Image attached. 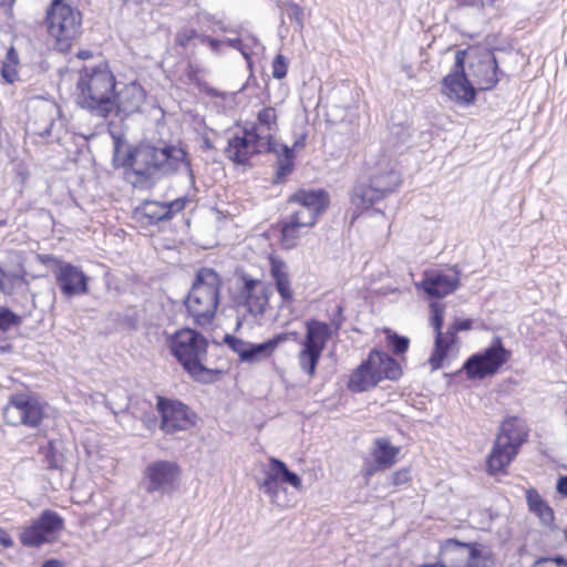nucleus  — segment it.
Returning <instances> with one entry per match:
<instances>
[{
    "label": "nucleus",
    "mask_w": 567,
    "mask_h": 567,
    "mask_svg": "<svg viewBox=\"0 0 567 567\" xmlns=\"http://www.w3.org/2000/svg\"><path fill=\"white\" fill-rule=\"evenodd\" d=\"M113 140L112 165L124 169V179L140 190L152 189L163 178L175 175L184 166L190 185L195 174L187 151L178 143L128 144L121 132L110 131Z\"/></svg>",
    "instance_id": "obj_1"
},
{
    "label": "nucleus",
    "mask_w": 567,
    "mask_h": 567,
    "mask_svg": "<svg viewBox=\"0 0 567 567\" xmlns=\"http://www.w3.org/2000/svg\"><path fill=\"white\" fill-rule=\"evenodd\" d=\"M116 79L106 61L84 65L75 85V103L92 116L107 118L113 113Z\"/></svg>",
    "instance_id": "obj_2"
},
{
    "label": "nucleus",
    "mask_w": 567,
    "mask_h": 567,
    "mask_svg": "<svg viewBox=\"0 0 567 567\" xmlns=\"http://www.w3.org/2000/svg\"><path fill=\"white\" fill-rule=\"evenodd\" d=\"M208 346L209 342L202 332L188 327L176 330L167 338L169 353L189 378L200 384H213L224 373L223 370L212 369L204 364Z\"/></svg>",
    "instance_id": "obj_3"
},
{
    "label": "nucleus",
    "mask_w": 567,
    "mask_h": 567,
    "mask_svg": "<svg viewBox=\"0 0 567 567\" xmlns=\"http://www.w3.org/2000/svg\"><path fill=\"white\" fill-rule=\"evenodd\" d=\"M223 278L213 268L199 267L194 275L192 286L183 300L186 312L195 326H210L220 305Z\"/></svg>",
    "instance_id": "obj_4"
},
{
    "label": "nucleus",
    "mask_w": 567,
    "mask_h": 567,
    "mask_svg": "<svg viewBox=\"0 0 567 567\" xmlns=\"http://www.w3.org/2000/svg\"><path fill=\"white\" fill-rule=\"evenodd\" d=\"M44 21L49 34L55 41L54 48L60 52H68L73 40L80 34L81 12L68 0H51Z\"/></svg>",
    "instance_id": "obj_5"
},
{
    "label": "nucleus",
    "mask_w": 567,
    "mask_h": 567,
    "mask_svg": "<svg viewBox=\"0 0 567 567\" xmlns=\"http://www.w3.org/2000/svg\"><path fill=\"white\" fill-rule=\"evenodd\" d=\"M279 146L274 134L267 135V140L261 138L256 133L255 125L243 126L241 133H235L227 141L225 156L237 166H250L254 156L264 153H277Z\"/></svg>",
    "instance_id": "obj_6"
},
{
    "label": "nucleus",
    "mask_w": 567,
    "mask_h": 567,
    "mask_svg": "<svg viewBox=\"0 0 567 567\" xmlns=\"http://www.w3.org/2000/svg\"><path fill=\"white\" fill-rule=\"evenodd\" d=\"M511 358L512 352L504 347L503 339L494 336L489 344L470 355L462 368L468 380H484L497 374Z\"/></svg>",
    "instance_id": "obj_7"
},
{
    "label": "nucleus",
    "mask_w": 567,
    "mask_h": 567,
    "mask_svg": "<svg viewBox=\"0 0 567 567\" xmlns=\"http://www.w3.org/2000/svg\"><path fill=\"white\" fill-rule=\"evenodd\" d=\"M466 49L457 50L453 66L441 81L442 93L462 106L473 105L477 99V89L466 73Z\"/></svg>",
    "instance_id": "obj_8"
},
{
    "label": "nucleus",
    "mask_w": 567,
    "mask_h": 567,
    "mask_svg": "<svg viewBox=\"0 0 567 567\" xmlns=\"http://www.w3.org/2000/svg\"><path fill=\"white\" fill-rule=\"evenodd\" d=\"M64 527L63 516L53 509L47 508L21 530L19 540L24 547L39 548L55 543Z\"/></svg>",
    "instance_id": "obj_9"
},
{
    "label": "nucleus",
    "mask_w": 567,
    "mask_h": 567,
    "mask_svg": "<svg viewBox=\"0 0 567 567\" xmlns=\"http://www.w3.org/2000/svg\"><path fill=\"white\" fill-rule=\"evenodd\" d=\"M155 409L161 416V432L165 435L189 431L197 423V414L178 399L156 395Z\"/></svg>",
    "instance_id": "obj_10"
},
{
    "label": "nucleus",
    "mask_w": 567,
    "mask_h": 567,
    "mask_svg": "<svg viewBox=\"0 0 567 567\" xmlns=\"http://www.w3.org/2000/svg\"><path fill=\"white\" fill-rule=\"evenodd\" d=\"M3 417L9 425H25L34 429L44 417L43 404L35 393L17 392L10 395L3 410Z\"/></svg>",
    "instance_id": "obj_11"
},
{
    "label": "nucleus",
    "mask_w": 567,
    "mask_h": 567,
    "mask_svg": "<svg viewBox=\"0 0 567 567\" xmlns=\"http://www.w3.org/2000/svg\"><path fill=\"white\" fill-rule=\"evenodd\" d=\"M181 473L182 468L175 461H152L143 470L140 485L147 494H171Z\"/></svg>",
    "instance_id": "obj_12"
},
{
    "label": "nucleus",
    "mask_w": 567,
    "mask_h": 567,
    "mask_svg": "<svg viewBox=\"0 0 567 567\" xmlns=\"http://www.w3.org/2000/svg\"><path fill=\"white\" fill-rule=\"evenodd\" d=\"M461 275L457 265L450 267L447 270L426 269L422 280L415 282V287L417 290L424 291L432 300L442 299L458 289Z\"/></svg>",
    "instance_id": "obj_13"
},
{
    "label": "nucleus",
    "mask_w": 567,
    "mask_h": 567,
    "mask_svg": "<svg viewBox=\"0 0 567 567\" xmlns=\"http://www.w3.org/2000/svg\"><path fill=\"white\" fill-rule=\"evenodd\" d=\"M47 259L56 260L58 267L53 270L56 285L65 298L83 296L89 292L90 277L71 262H66L47 255Z\"/></svg>",
    "instance_id": "obj_14"
},
{
    "label": "nucleus",
    "mask_w": 567,
    "mask_h": 567,
    "mask_svg": "<svg viewBox=\"0 0 567 567\" xmlns=\"http://www.w3.org/2000/svg\"><path fill=\"white\" fill-rule=\"evenodd\" d=\"M470 76L478 85V90H493L504 72L499 69L498 60L493 50H484L474 55L468 64Z\"/></svg>",
    "instance_id": "obj_15"
},
{
    "label": "nucleus",
    "mask_w": 567,
    "mask_h": 567,
    "mask_svg": "<svg viewBox=\"0 0 567 567\" xmlns=\"http://www.w3.org/2000/svg\"><path fill=\"white\" fill-rule=\"evenodd\" d=\"M342 307L338 306L336 316L331 320V326L326 321L318 319H309L306 321V333L300 341V346L318 349L323 352L328 341L332 338L333 332H338L343 323Z\"/></svg>",
    "instance_id": "obj_16"
},
{
    "label": "nucleus",
    "mask_w": 567,
    "mask_h": 567,
    "mask_svg": "<svg viewBox=\"0 0 567 567\" xmlns=\"http://www.w3.org/2000/svg\"><path fill=\"white\" fill-rule=\"evenodd\" d=\"M280 484H288L297 489L301 488V477L293 471H290L287 464L277 457L269 458V471L261 483L259 489L269 495L274 501L278 496Z\"/></svg>",
    "instance_id": "obj_17"
},
{
    "label": "nucleus",
    "mask_w": 567,
    "mask_h": 567,
    "mask_svg": "<svg viewBox=\"0 0 567 567\" xmlns=\"http://www.w3.org/2000/svg\"><path fill=\"white\" fill-rule=\"evenodd\" d=\"M430 322L434 329V348L429 358V364L433 371L443 368L444 360L449 355V346L446 343V332L443 333L444 326V306L431 303L430 306Z\"/></svg>",
    "instance_id": "obj_18"
},
{
    "label": "nucleus",
    "mask_w": 567,
    "mask_h": 567,
    "mask_svg": "<svg viewBox=\"0 0 567 567\" xmlns=\"http://www.w3.org/2000/svg\"><path fill=\"white\" fill-rule=\"evenodd\" d=\"M368 178L382 193L383 198L394 193L402 183L401 173L386 157L375 164Z\"/></svg>",
    "instance_id": "obj_19"
},
{
    "label": "nucleus",
    "mask_w": 567,
    "mask_h": 567,
    "mask_svg": "<svg viewBox=\"0 0 567 567\" xmlns=\"http://www.w3.org/2000/svg\"><path fill=\"white\" fill-rule=\"evenodd\" d=\"M113 112L118 116L127 117L140 111L145 100L143 86L136 82H131L118 92L114 90Z\"/></svg>",
    "instance_id": "obj_20"
},
{
    "label": "nucleus",
    "mask_w": 567,
    "mask_h": 567,
    "mask_svg": "<svg viewBox=\"0 0 567 567\" xmlns=\"http://www.w3.org/2000/svg\"><path fill=\"white\" fill-rule=\"evenodd\" d=\"M240 279L243 281V286L239 290V297L243 300L241 303L247 308L249 313L262 316L268 305V296L265 289L258 291L261 281L245 272L241 274Z\"/></svg>",
    "instance_id": "obj_21"
},
{
    "label": "nucleus",
    "mask_w": 567,
    "mask_h": 567,
    "mask_svg": "<svg viewBox=\"0 0 567 567\" xmlns=\"http://www.w3.org/2000/svg\"><path fill=\"white\" fill-rule=\"evenodd\" d=\"M528 434L529 429L526 421L517 415H509L502 421L495 440L519 452L527 441Z\"/></svg>",
    "instance_id": "obj_22"
},
{
    "label": "nucleus",
    "mask_w": 567,
    "mask_h": 567,
    "mask_svg": "<svg viewBox=\"0 0 567 567\" xmlns=\"http://www.w3.org/2000/svg\"><path fill=\"white\" fill-rule=\"evenodd\" d=\"M380 382V374L373 367L372 358L368 355L349 375L347 388L353 393H363L375 388Z\"/></svg>",
    "instance_id": "obj_23"
},
{
    "label": "nucleus",
    "mask_w": 567,
    "mask_h": 567,
    "mask_svg": "<svg viewBox=\"0 0 567 567\" xmlns=\"http://www.w3.org/2000/svg\"><path fill=\"white\" fill-rule=\"evenodd\" d=\"M288 203L320 216L330 205V195L324 188H299L288 197Z\"/></svg>",
    "instance_id": "obj_24"
},
{
    "label": "nucleus",
    "mask_w": 567,
    "mask_h": 567,
    "mask_svg": "<svg viewBox=\"0 0 567 567\" xmlns=\"http://www.w3.org/2000/svg\"><path fill=\"white\" fill-rule=\"evenodd\" d=\"M306 134H301L293 143L292 146H288L286 144H281L279 152L277 150V162H276V171L272 179L274 184H281L286 181V178L293 172L295 169V159H296V148H302L306 145Z\"/></svg>",
    "instance_id": "obj_25"
},
{
    "label": "nucleus",
    "mask_w": 567,
    "mask_h": 567,
    "mask_svg": "<svg viewBox=\"0 0 567 567\" xmlns=\"http://www.w3.org/2000/svg\"><path fill=\"white\" fill-rule=\"evenodd\" d=\"M473 542H462L456 538L445 539L439 551V565L441 567H462L465 565L467 550Z\"/></svg>",
    "instance_id": "obj_26"
},
{
    "label": "nucleus",
    "mask_w": 567,
    "mask_h": 567,
    "mask_svg": "<svg viewBox=\"0 0 567 567\" xmlns=\"http://www.w3.org/2000/svg\"><path fill=\"white\" fill-rule=\"evenodd\" d=\"M519 452L513 447H508L499 441L495 440L489 454L486 457V472L491 476L505 474L507 467L514 461Z\"/></svg>",
    "instance_id": "obj_27"
},
{
    "label": "nucleus",
    "mask_w": 567,
    "mask_h": 567,
    "mask_svg": "<svg viewBox=\"0 0 567 567\" xmlns=\"http://www.w3.org/2000/svg\"><path fill=\"white\" fill-rule=\"evenodd\" d=\"M369 357L372 358L373 367L380 374L381 381H398L402 377L403 370L400 362L388 352L374 348L369 352Z\"/></svg>",
    "instance_id": "obj_28"
},
{
    "label": "nucleus",
    "mask_w": 567,
    "mask_h": 567,
    "mask_svg": "<svg viewBox=\"0 0 567 567\" xmlns=\"http://www.w3.org/2000/svg\"><path fill=\"white\" fill-rule=\"evenodd\" d=\"M351 204L360 212L368 210L379 203L382 197V193L375 188L369 181H358L350 194Z\"/></svg>",
    "instance_id": "obj_29"
},
{
    "label": "nucleus",
    "mask_w": 567,
    "mask_h": 567,
    "mask_svg": "<svg viewBox=\"0 0 567 567\" xmlns=\"http://www.w3.org/2000/svg\"><path fill=\"white\" fill-rule=\"evenodd\" d=\"M269 264L270 276L275 282L277 292L284 302H291L293 300V291L291 289L286 262L278 257L270 256Z\"/></svg>",
    "instance_id": "obj_30"
},
{
    "label": "nucleus",
    "mask_w": 567,
    "mask_h": 567,
    "mask_svg": "<svg viewBox=\"0 0 567 567\" xmlns=\"http://www.w3.org/2000/svg\"><path fill=\"white\" fill-rule=\"evenodd\" d=\"M134 218L146 226H156L159 223L167 221L164 204L157 200H143L133 210Z\"/></svg>",
    "instance_id": "obj_31"
},
{
    "label": "nucleus",
    "mask_w": 567,
    "mask_h": 567,
    "mask_svg": "<svg viewBox=\"0 0 567 567\" xmlns=\"http://www.w3.org/2000/svg\"><path fill=\"white\" fill-rule=\"evenodd\" d=\"M401 447L390 442L389 437H377L371 452L372 457L378 465H382L385 470L391 468L398 461Z\"/></svg>",
    "instance_id": "obj_32"
},
{
    "label": "nucleus",
    "mask_w": 567,
    "mask_h": 567,
    "mask_svg": "<svg viewBox=\"0 0 567 567\" xmlns=\"http://www.w3.org/2000/svg\"><path fill=\"white\" fill-rule=\"evenodd\" d=\"M526 502L528 509L539 518L544 526L549 527L554 524V511L536 488L530 487L526 491Z\"/></svg>",
    "instance_id": "obj_33"
},
{
    "label": "nucleus",
    "mask_w": 567,
    "mask_h": 567,
    "mask_svg": "<svg viewBox=\"0 0 567 567\" xmlns=\"http://www.w3.org/2000/svg\"><path fill=\"white\" fill-rule=\"evenodd\" d=\"M61 445L55 440H50L45 445L39 446V454L42 455V464L45 470L63 472L66 458Z\"/></svg>",
    "instance_id": "obj_34"
},
{
    "label": "nucleus",
    "mask_w": 567,
    "mask_h": 567,
    "mask_svg": "<svg viewBox=\"0 0 567 567\" xmlns=\"http://www.w3.org/2000/svg\"><path fill=\"white\" fill-rule=\"evenodd\" d=\"M275 341L269 338L260 343L246 342L240 362L257 363L269 358L276 350Z\"/></svg>",
    "instance_id": "obj_35"
},
{
    "label": "nucleus",
    "mask_w": 567,
    "mask_h": 567,
    "mask_svg": "<svg viewBox=\"0 0 567 567\" xmlns=\"http://www.w3.org/2000/svg\"><path fill=\"white\" fill-rule=\"evenodd\" d=\"M245 125H255L256 133H259L261 138L267 140V135L277 130L276 110L272 106L262 107L257 113V121L246 122Z\"/></svg>",
    "instance_id": "obj_36"
},
{
    "label": "nucleus",
    "mask_w": 567,
    "mask_h": 567,
    "mask_svg": "<svg viewBox=\"0 0 567 567\" xmlns=\"http://www.w3.org/2000/svg\"><path fill=\"white\" fill-rule=\"evenodd\" d=\"M298 218L295 219L284 218L277 223L279 230V241L285 249H292L297 246L299 238L300 226H298Z\"/></svg>",
    "instance_id": "obj_37"
},
{
    "label": "nucleus",
    "mask_w": 567,
    "mask_h": 567,
    "mask_svg": "<svg viewBox=\"0 0 567 567\" xmlns=\"http://www.w3.org/2000/svg\"><path fill=\"white\" fill-rule=\"evenodd\" d=\"M389 144L395 150L400 151L406 147L412 138L411 125L405 123H392L389 126Z\"/></svg>",
    "instance_id": "obj_38"
},
{
    "label": "nucleus",
    "mask_w": 567,
    "mask_h": 567,
    "mask_svg": "<svg viewBox=\"0 0 567 567\" xmlns=\"http://www.w3.org/2000/svg\"><path fill=\"white\" fill-rule=\"evenodd\" d=\"M322 352L318 349H311L310 347L301 346L298 353V363L302 372L308 377L312 378L321 359Z\"/></svg>",
    "instance_id": "obj_39"
},
{
    "label": "nucleus",
    "mask_w": 567,
    "mask_h": 567,
    "mask_svg": "<svg viewBox=\"0 0 567 567\" xmlns=\"http://www.w3.org/2000/svg\"><path fill=\"white\" fill-rule=\"evenodd\" d=\"M384 334L386 347L394 355L400 357L408 352L410 348V339L408 337L399 334L390 328L384 329Z\"/></svg>",
    "instance_id": "obj_40"
},
{
    "label": "nucleus",
    "mask_w": 567,
    "mask_h": 567,
    "mask_svg": "<svg viewBox=\"0 0 567 567\" xmlns=\"http://www.w3.org/2000/svg\"><path fill=\"white\" fill-rule=\"evenodd\" d=\"M0 275L2 276V292L4 295H12L16 289L27 285L24 274L6 271L0 267Z\"/></svg>",
    "instance_id": "obj_41"
},
{
    "label": "nucleus",
    "mask_w": 567,
    "mask_h": 567,
    "mask_svg": "<svg viewBox=\"0 0 567 567\" xmlns=\"http://www.w3.org/2000/svg\"><path fill=\"white\" fill-rule=\"evenodd\" d=\"M473 328V320L470 318L460 319L455 318L452 323L449 324L446 330V343L449 346V351L451 348L457 342L458 337L457 333L460 331H467Z\"/></svg>",
    "instance_id": "obj_42"
},
{
    "label": "nucleus",
    "mask_w": 567,
    "mask_h": 567,
    "mask_svg": "<svg viewBox=\"0 0 567 567\" xmlns=\"http://www.w3.org/2000/svg\"><path fill=\"white\" fill-rule=\"evenodd\" d=\"M21 323V317L7 307H0V331L7 332Z\"/></svg>",
    "instance_id": "obj_43"
},
{
    "label": "nucleus",
    "mask_w": 567,
    "mask_h": 567,
    "mask_svg": "<svg viewBox=\"0 0 567 567\" xmlns=\"http://www.w3.org/2000/svg\"><path fill=\"white\" fill-rule=\"evenodd\" d=\"M136 417L142 422L144 427L150 433L153 434L156 432V430L161 431V416L157 414V412L155 413L152 410L142 411L141 414Z\"/></svg>",
    "instance_id": "obj_44"
},
{
    "label": "nucleus",
    "mask_w": 567,
    "mask_h": 567,
    "mask_svg": "<svg viewBox=\"0 0 567 567\" xmlns=\"http://www.w3.org/2000/svg\"><path fill=\"white\" fill-rule=\"evenodd\" d=\"M195 19L199 25H213L217 27L223 32H233V30L227 28L221 20L217 19L216 16L207 11H198L195 16Z\"/></svg>",
    "instance_id": "obj_45"
},
{
    "label": "nucleus",
    "mask_w": 567,
    "mask_h": 567,
    "mask_svg": "<svg viewBox=\"0 0 567 567\" xmlns=\"http://www.w3.org/2000/svg\"><path fill=\"white\" fill-rule=\"evenodd\" d=\"M298 218V226L302 227H313L318 220L319 215L313 214L312 212L301 207L300 209L290 214L288 218L295 219Z\"/></svg>",
    "instance_id": "obj_46"
},
{
    "label": "nucleus",
    "mask_w": 567,
    "mask_h": 567,
    "mask_svg": "<svg viewBox=\"0 0 567 567\" xmlns=\"http://www.w3.org/2000/svg\"><path fill=\"white\" fill-rule=\"evenodd\" d=\"M202 34L197 32L196 29L190 27H184L179 29L175 34V43L176 45L186 49L190 41L194 39H198Z\"/></svg>",
    "instance_id": "obj_47"
},
{
    "label": "nucleus",
    "mask_w": 567,
    "mask_h": 567,
    "mask_svg": "<svg viewBox=\"0 0 567 567\" xmlns=\"http://www.w3.org/2000/svg\"><path fill=\"white\" fill-rule=\"evenodd\" d=\"M285 13L290 22H295L299 29L303 28L305 10L300 4L289 2L286 6Z\"/></svg>",
    "instance_id": "obj_48"
},
{
    "label": "nucleus",
    "mask_w": 567,
    "mask_h": 567,
    "mask_svg": "<svg viewBox=\"0 0 567 567\" xmlns=\"http://www.w3.org/2000/svg\"><path fill=\"white\" fill-rule=\"evenodd\" d=\"M187 202L188 196H182L171 202H163L167 221L172 220L177 213L184 210Z\"/></svg>",
    "instance_id": "obj_49"
},
{
    "label": "nucleus",
    "mask_w": 567,
    "mask_h": 567,
    "mask_svg": "<svg viewBox=\"0 0 567 567\" xmlns=\"http://www.w3.org/2000/svg\"><path fill=\"white\" fill-rule=\"evenodd\" d=\"M271 68H272V78L276 80H282L284 78H286L287 72H288L287 58L281 53L276 54V56L272 60Z\"/></svg>",
    "instance_id": "obj_50"
},
{
    "label": "nucleus",
    "mask_w": 567,
    "mask_h": 567,
    "mask_svg": "<svg viewBox=\"0 0 567 567\" xmlns=\"http://www.w3.org/2000/svg\"><path fill=\"white\" fill-rule=\"evenodd\" d=\"M223 342L233 351L235 352L238 358H239V361L241 360L243 358V354H244V351H245V347H246V342L245 340H243L241 338H238L234 334H230V333H226L224 336V339H223Z\"/></svg>",
    "instance_id": "obj_51"
},
{
    "label": "nucleus",
    "mask_w": 567,
    "mask_h": 567,
    "mask_svg": "<svg viewBox=\"0 0 567 567\" xmlns=\"http://www.w3.org/2000/svg\"><path fill=\"white\" fill-rule=\"evenodd\" d=\"M532 567H567V558L563 555L537 558Z\"/></svg>",
    "instance_id": "obj_52"
},
{
    "label": "nucleus",
    "mask_w": 567,
    "mask_h": 567,
    "mask_svg": "<svg viewBox=\"0 0 567 567\" xmlns=\"http://www.w3.org/2000/svg\"><path fill=\"white\" fill-rule=\"evenodd\" d=\"M223 43L227 44L231 49L239 51L248 63L251 62V52L248 47L243 43L240 38H226L223 40Z\"/></svg>",
    "instance_id": "obj_53"
},
{
    "label": "nucleus",
    "mask_w": 567,
    "mask_h": 567,
    "mask_svg": "<svg viewBox=\"0 0 567 567\" xmlns=\"http://www.w3.org/2000/svg\"><path fill=\"white\" fill-rule=\"evenodd\" d=\"M411 471L409 467H402L391 475V484L393 486H401L406 484L411 480Z\"/></svg>",
    "instance_id": "obj_54"
},
{
    "label": "nucleus",
    "mask_w": 567,
    "mask_h": 567,
    "mask_svg": "<svg viewBox=\"0 0 567 567\" xmlns=\"http://www.w3.org/2000/svg\"><path fill=\"white\" fill-rule=\"evenodd\" d=\"M497 0H456L460 7L477 8L484 10L485 8H492Z\"/></svg>",
    "instance_id": "obj_55"
},
{
    "label": "nucleus",
    "mask_w": 567,
    "mask_h": 567,
    "mask_svg": "<svg viewBox=\"0 0 567 567\" xmlns=\"http://www.w3.org/2000/svg\"><path fill=\"white\" fill-rule=\"evenodd\" d=\"M271 338L275 341L276 348H278L280 344H282L289 340H292V341L299 342V343L301 341V340H299V333L297 331L279 332V333L274 334Z\"/></svg>",
    "instance_id": "obj_56"
},
{
    "label": "nucleus",
    "mask_w": 567,
    "mask_h": 567,
    "mask_svg": "<svg viewBox=\"0 0 567 567\" xmlns=\"http://www.w3.org/2000/svg\"><path fill=\"white\" fill-rule=\"evenodd\" d=\"M1 76L6 83L12 84L18 80V71L17 65H11L7 63H2L1 65Z\"/></svg>",
    "instance_id": "obj_57"
},
{
    "label": "nucleus",
    "mask_w": 567,
    "mask_h": 567,
    "mask_svg": "<svg viewBox=\"0 0 567 567\" xmlns=\"http://www.w3.org/2000/svg\"><path fill=\"white\" fill-rule=\"evenodd\" d=\"M380 471H385V468L382 465H378V463H377V461H374V458H372L371 461L370 460L364 461L363 475L365 478H370L371 476H373L375 473H378Z\"/></svg>",
    "instance_id": "obj_58"
},
{
    "label": "nucleus",
    "mask_w": 567,
    "mask_h": 567,
    "mask_svg": "<svg viewBox=\"0 0 567 567\" xmlns=\"http://www.w3.org/2000/svg\"><path fill=\"white\" fill-rule=\"evenodd\" d=\"M199 42L202 44H207L210 48V50L213 52H215V53H218L220 51V48H221V44H223L221 40H218L216 38L207 35V34H202L199 37Z\"/></svg>",
    "instance_id": "obj_59"
},
{
    "label": "nucleus",
    "mask_w": 567,
    "mask_h": 567,
    "mask_svg": "<svg viewBox=\"0 0 567 567\" xmlns=\"http://www.w3.org/2000/svg\"><path fill=\"white\" fill-rule=\"evenodd\" d=\"M2 63L18 65L19 64V54L14 47H10L7 51L6 59Z\"/></svg>",
    "instance_id": "obj_60"
},
{
    "label": "nucleus",
    "mask_w": 567,
    "mask_h": 567,
    "mask_svg": "<svg viewBox=\"0 0 567 567\" xmlns=\"http://www.w3.org/2000/svg\"><path fill=\"white\" fill-rule=\"evenodd\" d=\"M13 539L10 534L2 527H0V545L4 548H10L13 546Z\"/></svg>",
    "instance_id": "obj_61"
},
{
    "label": "nucleus",
    "mask_w": 567,
    "mask_h": 567,
    "mask_svg": "<svg viewBox=\"0 0 567 567\" xmlns=\"http://www.w3.org/2000/svg\"><path fill=\"white\" fill-rule=\"evenodd\" d=\"M556 489L560 495L567 497V475H561L558 477Z\"/></svg>",
    "instance_id": "obj_62"
},
{
    "label": "nucleus",
    "mask_w": 567,
    "mask_h": 567,
    "mask_svg": "<svg viewBox=\"0 0 567 567\" xmlns=\"http://www.w3.org/2000/svg\"><path fill=\"white\" fill-rule=\"evenodd\" d=\"M123 323L131 329L137 328V318L135 313H126L123 318Z\"/></svg>",
    "instance_id": "obj_63"
},
{
    "label": "nucleus",
    "mask_w": 567,
    "mask_h": 567,
    "mask_svg": "<svg viewBox=\"0 0 567 567\" xmlns=\"http://www.w3.org/2000/svg\"><path fill=\"white\" fill-rule=\"evenodd\" d=\"M41 567H65V565L60 559L49 558L42 563Z\"/></svg>",
    "instance_id": "obj_64"
}]
</instances>
